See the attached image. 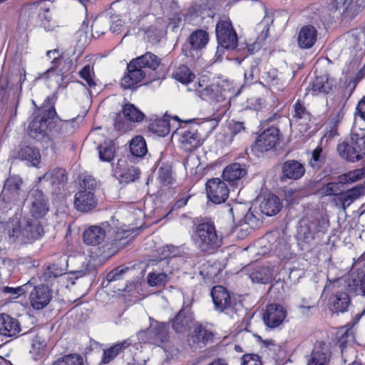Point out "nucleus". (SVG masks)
Segmentation results:
<instances>
[{"label": "nucleus", "instance_id": "cd10ccee", "mask_svg": "<svg viewBox=\"0 0 365 365\" xmlns=\"http://www.w3.org/2000/svg\"><path fill=\"white\" fill-rule=\"evenodd\" d=\"M21 331L19 321L6 314H0V334L7 336H16Z\"/></svg>", "mask_w": 365, "mask_h": 365}, {"label": "nucleus", "instance_id": "6e6552de", "mask_svg": "<svg viewBox=\"0 0 365 365\" xmlns=\"http://www.w3.org/2000/svg\"><path fill=\"white\" fill-rule=\"evenodd\" d=\"M211 296L215 309L230 317L237 314L242 309V304L232 299L230 293L222 286H215L211 291Z\"/></svg>", "mask_w": 365, "mask_h": 365}, {"label": "nucleus", "instance_id": "603ef678", "mask_svg": "<svg viewBox=\"0 0 365 365\" xmlns=\"http://www.w3.org/2000/svg\"><path fill=\"white\" fill-rule=\"evenodd\" d=\"M30 353L35 361L43 359L46 354L45 341L39 337H36L33 341Z\"/></svg>", "mask_w": 365, "mask_h": 365}, {"label": "nucleus", "instance_id": "f704fd0d", "mask_svg": "<svg viewBox=\"0 0 365 365\" xmlns=\"http://www.w3.org/2000/svg\"><path fill=\"white\" fill-rule=\"evenodd\" d=\"M329 8L333 14L341 15L346 11L356 12L361 7H359L356 0H334L330 3Z\"/></svg>", "mask_w": 365, "mask_h": 365}, {"label": "nucleus", "instance_id": "0eeeda50", "mask_svg": "<svg viewBox=\"0 0 365 365\" xmlns=\"http://www.w3.org/2000/svg\"><path fill=\"white\" fill-rule=\"evenodd\" d=\"M193 86V90L203 101L213 105L222 103L224 106L227 103L228 92L218 83L208 84L205 77H203L199 80L197 85L194 84Z\"/></svg>", "mask_w": 365, "mask_h": 365}, {"label": "nucleus", "instance_id": "9b49d317", "mask_svg": "<svg viewBox=\"0 0 365 365\" xmlns=\"http://www.w3.org/2000/svg\"><path fill=\"white\" fill-rule=\"evenodd\" d=\"M137 336L140 341L138 347L141 349H143L142 343H150L161 346L168 338L167 325L165 323L153 322L148 329L139 331Z\"/></svg>", "mask_w": 365, "mask_h": 365}, {"label": "nucleus", "instance_id": "ea45409f", "mask_svg": "<svg viewBox=\"0 0 365 365\" xmlns=\"http://www.w3.org/2000/svg\"><path fill=\"white\" fill-rule=\"evenodd\" d=\"M364 194H365V186L361 185L352 187L345 192H341L339 200L342 203L343 208L346 209Z\"/></svg>", "mask_w": 365, "mask_h": 365}, {"label": "nucleus", "instance_id": "338daca9", "mask_svg": "<svg viewBox=\"0 0 365 365\" xmlns=\"http://www.w3.org/2000/svg\"><path fill=\"white\" fill-rule=\"evenodd\" d=\"M158 180L163 185H168L172 182L170 169L168 167L160 168L158 170Z\"/></svg>", "mask_w": 365, "mask_h": 365}, {"label": "nucleus", "instance_id": "c9c22d12", "mask_svg": "<svg viewBox=\"0 0 365 365\" xmlns=\"http://www.w3.org/2000/svg\"><path fill=\"white\" fill-rule=\"evenodd\" d=\"M246 174L247 170L244 165L232 163L224 169L222 178L225 181L234 182L241 180Z\"/></svg>", "mask_w": 365, "mask_h": 365}, {"label": "nucleus", "instance_id": "5701e85b", "mask_svg": "<svg viewBox=\"0 0 365 365\" xmlns=\"http://www.w3.org/2000/svg\"><path fill=\"white\" fill-rule=\"evenodd\" d=\"M213 17V13L210 9L207 10L202 8L201 5L195 4L189 10L185 16V21L192 25L202 26L205 19H207L206 23H209Z\"/></svg>", "mask_w": 365, "mask_h": 365}, {"label": "nucleus", "instance_id": "2f4dec72", "mask_svg": "<svg viewBox=\"0 0 365 365\" xmlns=\"http://www.w3.org/2000/svg\"><path fill=\"white\" fill-rule=\"evenodd\" d=\"M125 161L123 159L118 160L115 169V174L120 178V180L125 182H133L138 178L140 170L135 166H125Z\"/></svg>", "mask_w": 365, "mask_h": 365}, {"label": "nucleus", "instance_id": "39448f33", "mask_svg": "<svg viewBox=\"0 0 365 365\" xmlns=\"http://www.w3.org/2000/svg\"><path fill=\"white\" fill-rule=\"evenodd\" d=\"M96 191V181L91 176H86L80 183L79 190L75 194V208L81 212H88L95 209L98 205Z\"/></svg>", "mask_w": 365, "mask_h": 365}, {"label": "nucleus", "instance_id": "a19ab883", "mask_svg": "<svg viewBox=\"0 0 365 365\" xmlns=\"http://www.w3.org/2000/svg\"><path fill=\"white\" fill-rule=\"evenodd\" d=\"M172 77L175 81L187 85L193 81L195 76L187 66L180 65L173 69Z\"/></svg>", "mask_w": 365, "mask_h": 365}, {"label": "nucleus", "instance_id": "f8f14e48", "mask_svg": "<svg viewBox=\"0 0 365 365\" xmlns=\"http://www.w3.org/2000/svg\"><path fill=\"white\" fill-rule=\"evenodd\" d=\"M128 73L121 78L120 86L124 89H131L143 79L150 76L140 65L137 60L133 59L127 66Z\"/></svg>", "mask_w": 365, "mask_h": 365}, {"label": "nucleus", "instance_id": "0e129e2a", "mask_svg": "<svg viewBox=\"0 0 365 365\" xmlns=\"http://www.w3.org/2000/svg\"><path fill=\"white\" fill-rule=\"evenodd\" d=\"M259 58L253 59L251 63L250 69L245 71V80L247 83H250L253 81L255 76H257L259 74Z\"/></svg>", "mask_w": 365, "mask_h": 365}, {"label": "nucleus", "instance_id": "09e8293b", "mask_svg": "<svg viewBox=\"0 0 365 365\" xmlns=\"http://www.w3.org/2000/svg\"><path fill=\"white\" fill-rule=\"evenodd\" d=\"M99 158L103 162H110L115 155V147L111 142H105L98 147Z\"/></svg>", "mask_w": 365, "mask_h": 365}, {"label": "nucleus", "instance_id": "c85d7f7f", "mask_svg": "<svg viewBox=\"0 0 365 365\" xmlns=\"http://www.w3.org/2000/svg\"><path fill=\"white\" fill-rule=\"evenodd\" d=\"M305 173L304 165L297 160H287L282 166V178L298 180Z\"/></svg>", "mask_w": 365, "mask_h": 365}, {"label": "nucleus", "instance_id": "a211bd4d", "mask_svg": "<svg viewBox=\"0 0 365 365\" xmlns=\"http://www.w3.org/2000/svg\"><path fill=\"white\" fill-rule=\"evenodd\" d=\"M287 314V310L282 305L270 304L264 312L263 321L267 327L274 329L283 323Z\"/></svg>", "mask_w": 365, "mask_h": 365}, {"label": "nucleus", "instance_id": "de8ad7c7", "mask_svg": "<svg viewBox=\"0 0 365 365\" xmlns=\"http://www.w3.org/2000/svg\"><path fill=\"white\" fill-rule=\"evenodd\" d=\"M209 40L208 34L202 30L193 32L190 37V43L193 48L200 49L206 46Z\"/></svg>", "mask_w": 365, "mask_h": 365}, {"label": "nucleus", "instance_id": "20e7f679", "mask_svg": "<svg viewBox=\"0 0 365 365\" xmlns=\"http://www.w3.org/2000/svg\"><path fill=\"white\" fill-rule=\"evenodd\" d=\"M192 237L197 248L202 252H213L222 245V235L211 222L197 225Z\"/></svg>", "mask_w": 365, "mask_h": 365}, {"label": "nucleus", "instance_id": "dca6fc26", "mask_svg": "<svg viewBox=\"0 0 365 365\" xmlns=\"http://www.w3.org/2000/svg\"><path fill=\"white\" fill-rule=\"evenodd\" d=\"M208 199L215 204L224 202L228 197L229 190L225 182L220 178H212L206 183Z\"/></svg>", "mask_w": 365, "mask_h": 365}, {"label": "nucleus", "instance_id": "473e14b6", "mask_svg": "<svg viewBox=\"0 0 365 365\" xmlns=\"http://www.w3.org/2000/svg\"><path fill=\"white\" fill-rule=\"evenodd\" d=\"M141 225H135V227H130L125 225L124 227L118 229L116 231H113L114 235L111 242L119 245L122 247L127 244L129 241L133 239L137 235Z\"/></svg>", "mask_w": 365, "mask_h": 365}, {"label": "nucleus", "instance_id": "8fccbe9b", "mask_svg": "<svg viewBox=\"0 0 365 365\" xmlns=\"http://www.w3.org/2000/svg\"><path fill=\"white\" fill-rule=\"evenodd\" d=\"M83 358L78 354L64 355L56 359L52 365H83Z\"/></svg>", "mask_w": 365, "mask_h": 365}, {"label": "nucleus", "instance_id": "79ce46f5", "mask_svg": "<svg viewBox=\"0 0 365 365\" xmlns=\"http://www.w3.org/2000/svg\"><path fill=\"white\" fill-rule=\"evenodd\" d=\"M310 121V114L302 105L299 101H297L294 105V114L291 123L298 125H307Z\"/></svg>", "mask_w": 365, "mask_h": 365}, {"label": "nucleus", "instance_id": "4468645a", "mask_svg": "<svg viewBox=\"0 0 365 365\" xmlns=\"http://www.w3.org/2000/svg\"><path fill=\"white\" fill-rule=\"evenodd\" d=\"M56 112L54 108H50L45 110L43 115L41 117L35 118L29 124V135L31 138L39 140L41 136L46 134L48 130L50 132L51 119L56 117Z\"/></svg>", "mask_w": 365, "mask_h": 365}, {"label": "nucleus", "instance_id": "f3484780", "mask_svg": "<svg viewBox=\"0 0 365 365\" xmlns=\"http://www.w3.org/2000/svg\"><path fill=\"white\" fill-rule=\"evenodd\" d=\"M321 221L317 217H304L299 222L297 236L300 240L309 243L320 232Z\"/></svg>", "mask_w": 365, "mask_h": 365}, {"label": "nucleus", "instance_id": "b1692460", "mask_svg": "<svg viewBox=\"0 0 365 365\" xmlns=\"http://www.w3.org/2000/svg\"><path fill=\"white\" fill-rule=\"evenodd\" d=\"M282 207L280 199L272 193L265 194L259 203L261 212L269 217L276 215L281 210Z\"/></svg>", "mask_w": 365, "mask_h": 365}, {"label": "nucleus", "instance_id": "6ab92c4d", "mask_svg": "<svg viewBox=\"0 0 365 365\" xmlns=\"http://www.w3.org/2000/svg\"><path fill=\"white\" fill-rule=\"evenodd\" d=\"M279 139V130L274 126L266 128L257 138L255 149L259 152L268 151L277 144Z\"/></svg>", "mask_w": 365, "mask_h": 365}, {"label": "nucleus", "instance_id": "7ed1b4c3", "mask_svg": "<svg viewBox=\"0 0 365 365\" xmlns=\"http://www.w3.org/2000/svg\"><path fill=\"white\" fill-rule=\"evenodd\" d=\"M345 287H347V279L341 278L328 279L324 287V292L329 294L327 306L333 314L344 313L349 309L351 299Z\"/></svg>", "mask_w": 365, "mask_h": 365}, {"label": "nucleus", "instance_id": "e2e57ef3", "mask_svg": "<svg viewBox=\"0 0 365 365\" xmlns=\"http://www.w3.org/2000/svg\"><path fill=\"white\" fill-rule=\"evenodd\" d=\"M221 118L220 115H217L214 118H206L200 123V125L206 133H210L217 127Z\"/></svg>", "mask_w": 365, "mask_h": 365}, {"label": "nucleus", "instance_id": "4c0bfd02", "mask_svg": "<svg viewBox=\"0 0 365 365\" xmlns=\"http://www.w3.org/2000/svg\"><path fill=\"white\" fill-rule=\"evenodd\" d=\"M139 65L151 76L152 71H155L160 63V58L153 53L146 52L135 58Z\"/></svg>", "mask_w": 365, "mask_h": 365}, {"label": "nucleus", "instance_id": "7c9ffc66", "mask_svg": "<svg viewBox=\"0 0 365 365\" xmlns=\"http://www.w3.org/2000/svg\"><path fill=\"white\" fill-rule=\"evenodd\" d=\"M106 236V231L104 227L93 225L84 231L83 240L88 245L95 246L103 242Z\"/></svg>", "mask_w": 365, "mask_h": 365}, {"label": "nucleus", "instance_id": "f257e3e1", "mask_svg": "<svg viewBox=\"0 0 365 365\" xmlns=\"http://www.w3.org/2000/svg\"><path fill=\"white\" fill-rule=\"evenodd\" d=\"M30 204L31 220L13 219L6 223V232L9 243L19 241L21 243L31 242L38 239L43 234V228L40 221L48 212V205L43 192L33 188L27 199Z\"/></svg>", "mask_w": 365, "mask_h": 365}, {"label": "nucleus", "instance_id": "f03ea898", "mask_svg": "<svg viewBox=\"0 0 365 365\" xmlns=\"http://www.w3.org/2000/svg\"><path fill=\"white\" fill-rule=\"evenodd\" d=\"M164 252H169L165 255L164 258L158 260L154 265L153 271L149 272L147 276L148 284L150 287H161L165 285L173 274L175 270L180 268L179 264L183 262L186 264L182 257H178L175 254H172L171 249H174L173 246L166 245L163 247Z\"/></svg>", "mask_w": 365, "mask_h": 365}, {"label": "nucleus", "instance_id": "423d86ee", "mask_svg": "<svg viewBox=\"0 0 365 365\" xmlns=\"http://www.w3.org/2000/svg\"><path fill=\"white\" fill-rule=\"evenodd\" d=\"M344 41L345 53H349L355 62L360 61L365 53V30L364 27L352 29L339 40Z\"/></svg>", "mask_w": 365, "mask_h": 365}, {"label": "nucleus", "instance_id": "864d4df0", "mask_svg": "<svg viewBox=\"0 0 365 365\" xmlns=\"http://www.w3.org/2000/svg\"><path fill=\"white\" fill-rule=\"evenodd\" d=\"M150 129L159 136H165L170 132V121L167 118L157 119L151 124Z\"/></svg>", "mask_w": 365, "mask_h": 365}, {"label": "nucleus", "instance_id": "3c124183", "mask_svg": "<svg viewBox=\"0 0 365 365\" xmlns=\"http://www.w3.org/2000/svg\"><path fill=\"white\" fill-rule=\"evenodd\" d=\"M365 177V168L356 169L339 176L340 182L344 184L354 183Z\"/></svg>", "mask_w": 365, "mask_h": 365}, {"label": "nucleus", "instance_id": "5fc2aeb1", "mask_svg": "<svg viewBox=\"0 0 365 365\" xmlns=\"http://www.w3.org/2000/svg\"><path fill=\"white\" fill-rule=\"evenodd\" d=\"M31 287L32 282L29 281L27 283L17 287H4L2 291L4 294H10L13 296L14 299H16L18 297L25 294Z\"/></svg>", "mask_w": 365, "mask_h": 365}, {"label": "nucleus", "instance_id": "49530a36", "mask_svg": "<svg viewBox=\"0 0 365 365\" xmlns=\"http://www.w3.org/2000/svg\"><path fill=\"white\" fill-rule=\"evenodd\" d=\"M122 112L124 117L131 122H140L143 120L145 115L135 106L132 103H125Z\"/></svg>", "mask_w": 365, "mask_h": 365}, {"label": "nucleus", "instance_id": "c756f323", "mask_svg": "<svg viewBox=\"0 0 365 365\" xmlns=\"http://www.w3.org/2000/svg\"><path fill=\"white\" fill-rule=\"evenodd\" d=\"M48 11L49 8L46 0L27 4L24 9L25 15L29 17L37 16L41 21L48 20Z\"/></svg>", "mask_w": 365, "mask_h": 365}, {"label": "nucleus", "instance_id": "052dcab7", "mask_svg": "<svg viewBox=\"0 0 365 365\" xmlns=\"http://www.w3.org/2000/svg\"><path fill=\"white\" fill-rule=\"evenodd\" d=\"M324 163V158L322 156V148L318 146L312 151L309 164L314 170H318Z\"/></svg>", "mask_w": 365, "mask_h": 365}, {"label": "nucleus", "instance_id": "a18cd8bd", "mask_svg": "<svg viewBox=\"0 0 365 365\" xmlns=\"http://www.w3.org/2000/svg\"><path fill=\"white\" fill-rule=\"evenodd\" d=\"M332 88V83L327 76H317L312 82V90L314 94L328 93Z\"/></svg>", "mask_w": 365, "mask_h": 365}, {"label": "nucleus", "instance_id": "e433bc0d", "mask_svg": "<svg viewBox=\"0 0 365 365\" xmlns=\"http://www.w3.org/2000/svg\"><path fill=\"white\" fill-rule=\"evenodd\" d=\"M65 170L62 168H55L48 171L45 175L38 178L39 182H47L53 187H59L67 180L65 175Z\"/></svg>", "mask_w": 365, "mask_h": 365}, {"label": "nucleus", "instance_id": "69168bd1", "mask_svg": "<svg viewBox=\"0 0 365 365\" xmlns=\"http://www.w3.org/2000/svg\"><path fill=\"white\" fill-rule=\"evenodd\" d=\"M252 230V228L249 227L247 224H243L240 222L239 225L235 226L232 233L237 238L242 240L248 236Z\"/></svg>", "mask_w": 365, "mask_h": 365}, {"label": "nucleus", "instance_id": "c03bdc74", "mask_svg": "<svg viewBox=\"0 0 365 365\" xmlns=\"http://www.w3.org/2000/svg\"><path fill=\"white\" fill-rule=\"evenodd\" d=\"M347 288L349 292H361L363 296H365V273L361 276H356L354 273L351 274L347 278Z\"/></svg>", "mask_w": 365, "mask_h": 365}, {"label": "nucleus", "instance_id": "1a4fd4ad", "mask_svg": "<svg viewBox=\"0 0 365 365\" xmlns=\"http://www.w3.org/2000/svg\"><path fill=\"white\" fill-rule=\"evenodd\" d=\"M337 151L341 158L348 161L359 160L365 155V137L352 134L349 142L338 145Z\"/></svg>", "mask_w": 365, "mask_h": 365}, {"label": "nucleus", "instance_id": "2eb2a0df", "mask_svg": "<svg viewBox=\"0 0 365 365\" xmlns=\"http://www.w3.org/2000/svg\"><path fill=\"white\" fill-rule=\"evenodd\" d=\"M31 307L36 310L45 308L52 299V291L46 285L34 286L28 292Z\"/></svg>", "mask_w": 365, "mask_h": 365}, {"label": "nucleus", "instance_id": "58836bf2", "mask_svg": "<svg viewBox=\"0 0 365 365\" xmlns=\"http://www.w3.org/2000/svg\"><path fill=\"white\" fill-rule=\"evenodd\" d=\"M18 157L21 160L27 161L33 166H37L41 160V155L37 148L29 145H23L18 151Z\"/></svg>", "mask_w": 365, "mask_h": 365}, {"label": "nucleus", "instance_id": "680f3d73", "mask_svg": "<svg viewBox=\"0 0 365 365\" xmlns=\"http://www.w3.org/2000/svg\"><path fill=\"white\" fill-rule=\"evenodd\" d=\"M79 76L86 82L88 87L93 88L96 86V83L93 78L94 76L93 67L91 65L88 64L83 66L79 71Z\"/></svg>", "mask_w": 365, "mask_h": 365}, {"label": "nucleus", "instance_id": "4d7b16f0", "mask_svg": "<svg viewBox=\"0 0 365 365\" xmlns=\"http://www.w3.org/2000/svg\"><path fill=\"white\" fill-rule=\"evenodd\" d=\"M342 185L343 183L340 182L339 180L338 182L327 183L320 188L319 193L322 195H341L342 192Z\"/></svg>", "mask_w": 365, "mask_h": 365}, {"label": "nucleus", "instance_id": "aec40b11", "mask_svg": "<svg viewBox=\"0 0 365 365\" xmlns=\"http://www.w3.org/2000/svg\"><path fill=\"white\" fill-rule=\"evenodd\" d=\"M194 324V314L188 306H183L172 320L173 329L177 333H185Z\"/></svg>", "mask_w": 365, "mask_h": 365}, {"label": "nucleus", "instance_id": "6e6d98bb", "mask_svg": "<svg viewBox=\"0 0 365 365\" xmlns=\"http://www.w3.org/2000/svg\"><path fill=\"white\" fill-rule=\"evenodd\" d=\"M192 338L194 339V342L197 341L199 343L202 342V344H205L212 338V334L211 331L202 327L201 324H197L195 327Z\"/></svg>", "mask_w": 365, "mask_h": 365}, {"label": "nucleus", "instance_id": "a878e982", "mask_svg": "<svg viewBox=\"0 0 365 365\" xmlns=\"http://www.w3.org/2000/svg\"><path fill=\"white\" fill-rule=\"evenodd\" d=\"M318 32L316 28L311 25L302 26L297 37V43L299 48L309 49L314 46L317 42Z\"/></svg>", "mask_w": 365, "mask_h": 365}, {"label": "nucleus", "instance_id": "13d9d810", "mask_svg": "<svg viewBox=\"0 0 365 365\" xmlns=\"http://www.w3.org/2000/svg\"><path fill=\"white\" fill-rule=\"evenodd\" d=\"M46 56L48 58L52 59L51 63L53 64V66L41 75L40 78H48L51 73L55 72V67L58 65L61 61L60 58L61 56V53L58 49L56 48L53 50L48 51L46 53Z\"/></svg>", "mask_w": 365, "mask_h": 365}, {"label": "nucleus", "instance_id": "4be33fe9", "mask_svg": "<svg viewBox=\"0 0 365 365\" xmlns=\"http://www.w3.org/2000/svg\"><path fill=\"white\" fill-rule=\"evenodd\" d=\"M50 133L53 136L59 135L64 137L73 133L78 125L76 119L73 118L69 120H62L58 118H53L49 122Z\"/></svg>", "mask_w": 365, "mask_h": 365}, {"label": "nucleus", "instance_id": "72a5a7b5", "mask_svg": "<svg viewBox=\"0 0 365 365\" xmlns=\"http://www.w3.org/2000/svg\"><path fill=\"white\" fill-rule=\"evenodd\" d=\"M132 340L127 339L120 343H118L115 345L104 350L103 356L102 358V362L103 364H108L111 361L120 351L125 348H129L130 351L138 349L139 344H131Z\"/></svg>", "mask_w": 365, "mask_h": 365}, {"label": "nucleus", "instance_id": "9d476101", "mask_svg": "<svg viewBox=\"0 0 365 365\" xmlns=\"http://www.w3.org/2000/svg\"><path fill=\"white\" fill-rule=\"evenodd\" d=\"M216 37L218 43L216 55L222 48L232 50L237 45V36L229 19H221L216 25Z\"/></svg>", "mask_w": 365, "mask_h": 365}, {"label": "nucleus", "instance_id": "37998d69", "mask_svg": "<svg viewBox=\"0 0 365 365\" xmlns=\"http://www.w3.org/2000/svg\"><path fill=\"white\" fill-rule=\"evenodd\" d=\"M130 151L136 158L143 157L148 152L147 145L143 137L137 135L130 142Z\"/></svg>", "mask_w": 365, "mask_h": 365}, {"label": "nucleus", "instance_id": "ddd939ff", "mask_svg": "<svg viewBox=\"0 0 365 365\" xmlns=\"http://www.w3.org/2000/svg\"><path fill=\"white\" fill-rule=\"evenodd\" d=\"M259 244L263 247L262 251L257 252L259 255H264L267 252H272L280 257L284 256L288 250L287 243L283 238L279 237V233L277 232L266 234Z\"/></svg>", "mask_w": 365, "mask_h": 365}, {"label": "nucleus", "instance_id": "bb28decb", "mask_svg": "<svg viewBox=\"0 0 365 365\" xmlns=\"http://www.w3.org/2000/svg\"><path fill=\"white\" fill-rule=\"evenodd\" d=\"M247 272L249 278L254 283L267 284L273 277V269L268 266H253Z\"/></svg>", "mask_w": 365, "mask_h": 365}, {"label": "nucleus", "instance_id": "412c9836", "mask_svg": "<svg viewBox=\"0 0 365 365\" xmlns=\"http://www.w3.org/2000/svg\"><path fill=\"white\" fill-rule=\"evenodd\" d=\"M180 146L185 151H192L202 144V138L197 130H180L176 133Z\"/></svg>", "mask_w": 365, "mask_h": 365}, {"label": "nucleus", "instance_id": "774afa93", "mask_svg": "<svg viewBox=\"0 0 365 365\" xmlns=\"http://www.w3.org/2000/svg\"><path fill=\"white\" fill-rule=\"evenodd\" d=\"M120 247L119 245L112 242V243H106L102 247L101 255L104 258H109L114 255Z\"/></svg>", "mask_w": 365, "mask_h": 365}, {"label": "nucleus", "instance_id": "393cba45", "mask_svg": "<svg viewBox=\"0 0 365 365\" xmlns=\"http://www.w3.org/2000/svg\"><path fill=\"white\" fill-rule=\"evenodd\" d=\"M330 356L329 346L325 342L317 343L307 365H327Z\"/></svg>", "mask_w": 365, "mask_h": 365}, {"label": "nucleus", "instance_id": "bf43d9fd", "mask_svg": "<svg viewBox=\"0 0 365 365\" xmlns=\"http://www.w3.org/2000/svg\"><path fill=\"white\" fill-rule=\"evenodd\" d=\"M230 134L225 137L224 144H230L235 136L245 133V128L244 123L242 122H233L229 126Z\"/></svg>", "mask_w": 365, "mask_h": 365}]
</instances>
